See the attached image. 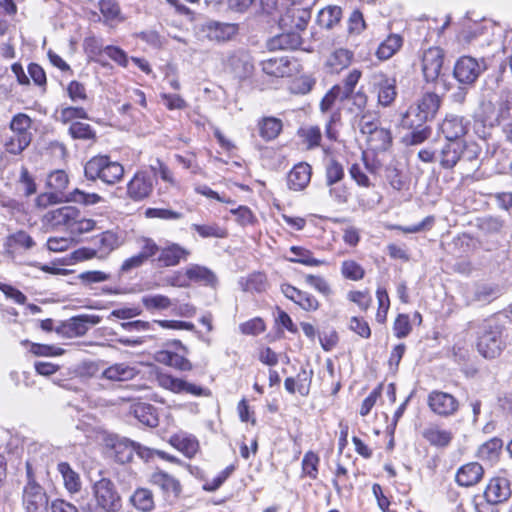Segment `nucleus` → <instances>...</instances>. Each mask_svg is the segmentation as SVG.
<instances>
[{
    "instance_id": "a211bd4d",
    "label": "nucleus",
    "mask_w": 512,
    "mask_h": 512,
    "mask_svg": "<svg viewBox=\"0 0 512 512\" xmlns=\"http://www.w3.org/2000/svg\"><path fill=\"white\" fill-rule=\"evenodd\" d=\"M372 83L378 92V103L384 107L389 106L397 95L395 80L383 73H375L372 76Z\"/></svg>"
},
{
    "instance_id": "e433bc0d",
    "label": "nucleus",
    "mask_w": 512,
    "mask_h": 512,
    "mask_svg": "<svg viewBox=\"0 0 512 512\" xmlns=\"http://www.w3.org/2000/svg\"><path fill=\"white\" fill-rule=\"evenodd\" d=\"M171 444L187 457H192L198 451V441L191 436L177 434L171 437Z\"/></svg>"
},
{
    "instance_id": "774afa93",
    "label": "nucleus",
    "mask_w": 512,
    "mask_h": 512,
    "mask_svg": "<svg viewBox=\"0 0 512 512\" xmlns=\"http://www.w3.org/2000/svg\"><path fill=\"white\" fill-rule=\"evenodd\" d=\"M265 330V324L260 318L251 319L240 325V331L246 335H258Z\"/></svg>"
},
{
    "instance_id": "680f3d73",
    "label": "nucleus",
    "mask_w": 512,
    "mask_h": 512,
    "mask_svg": "<svg viewBox=\"0 0 512 512\" xmlns=\"http://www.w3.org/2000/svg\"><path fill=\"white\" fill-rule=\"evenodd\" d=\"M305 282L325 296L330 295L332 292L328 282L321 276L308 274L305 276Z\"/></svg>"
},
{
    "instance_id": "6ab92c4d",
    "label": "nucleus",
    "mask_w": 512,
    "mask_h": 512,
    "mask_svg": "<svg viewBox=\"0 0 512 512\" xmlns=\"http://www.w3.org/2000/svg\"><path fill=\"white\" fill-rule=\"evenodd\" d=\"M262 71L273 77H289L295 70L296 66L288 57H275L261 62Z\"/></svg>"
},
{
    "instance_id": "72a5a7b5",
    "label": "nucleus",
    "mask_w": 512,
    "mask_h": 512,
    "mask_svg": "<svg viewBox=\"0 0 512 512\" xmlns=\"http://www.w3.org/2000/svg\"><path fill=\"white\" fill-rule=\"evenodd\" d=\"M58 471L63 478L65 488L70 493L78 492L81 488V480L79 475L70 467L67 462L58 464Z\"/></svg>"
},
{
    "instance_id": "2f4dec72",
    "label": "nucleus",
    "mask_w": 512,
    "mask_h": 512,
    "mask_svg": "<svg viewBox=\"0 0 512 512\" xmlns=\"http://www.w3.org/2000/svg\"><path fill=\"white\" fill-rule=\"evenodd\" d=\"M352 56L353 54L347 49H337L329 55L326 65L332 73H339L350 64Z\"/></svg>"
},
{
    "instance_id": "5fc2aeb1",
    "label": "nucleus",
    "mask_w": 512,
    "mask_h": 512,
    "mask_svg": "<svg viewBox=\"0 0 512 512\" xmlns=\"http://www.w3.org/2000/svg\"><path fill=\"white\" fill-rule=\"evenodd\" d=\"M69 134L74 139L90 140L95 138L92 127L82 122H73L69 127Z\"/></svg>"
},
{
    "instance_id": "b1692460",
    "label": "nucleus",
    "mask_w": 512,
    "mask_h": 512,
    "mask_svg": "<svg viewBox=\"0 0 512 512\" xmlns=\"http://www.w3.org/2000/svg\"><path fill=\"white\" fill-rule=\"evenodd\" d=\"M483 467L477 462L461 466L456 473V482L463 487L476 485L483 477Z\"/></svg>"
},
{
    "instance_id": "49530a36",
    "label": "nucleus",
    "mask_w": 512,
    "mask_h": 512,
    "mask_svg": "<svg viewBox=\"0 0 512 512\" xmlns=\"http://www.w3.org/2000/svg\"><path fill=\"white\" fill-rule=\"evenodd\" d=\"M66 200L69 202L82 204L84 206H90L101 202L102 197L97 193H87L80 189H75L67 195Z\"/></svg>"
},
{
    "instance_id": "ea45409f",
    "label": "nucleus",
    "mask_w": 512,
    "mask_h": 512,
    "mask_svg": "<svg viewBox=\"0 0 512 512\" xmlns=\"http://www.w3.org/2000/svg\"><path fill=\"white\" fill-rule=\"evenodd\" d=\"M115 460L121 464L128 463L133 459L135 442L128 439L117 441L113 445Z\"/></svg>"
},
{
    "instance_id": "39448f33",
    "label": "nucleus",
    "mask_w": 512,
    "mask_h": 512,
    "mask_svg": "<svg viewBox=\"0 0 512 512\" xmlns=\"http://www.w3.org/2000/svg\"><path fill=\"white\" fill-rule=\"evenodd\" d=\"M441 105L440 97L435 93H425L419 99L417 105L411 106L404 115L402 123L404 126L412 127L414 124L421 126V123L432 119Z\"/></svg>"
},
{
    "instance_id": "ddd939ff",
    "label": "nucleus",
    "mask_w": 512,
    "mask_h": 512,
    "mask_svg": "<svg viewBox=\"0 0 512 512\" xmlns=\"http://www.w3.org/2000/svg\"><path fill=\"white\" fill-rule=\"evenodd\" d=\"M444 61V52L439 47L427 49L422 57V71L427 82L435 81L441 72Z\"/></svg>"
},
{
    "instance_id": "e2e57ef3",
    "label": "nucleus",
    "mask_w": 512,
    "mask_h": 512,
    "mask_svg": "<svg viewBox=\"0 0 512 512\" xmlns=\"http://www.w3.org/2000/svg\"><path fill=\"white\" fill-rule=\"evenodd\" d=\"M235 470L234 465L227 466L224 470H222L216 477H214L211 481H208L204 485V489L206 491H215L217 490L226 479L232 474Z\"/></svg>"
},
{
    "instance_id": "f704fd0d",
    "label": "nucleus",
    "mask_w": 512,
    "mask_h": 512,
    "mask_svg": "<svg viewBox=\"0 0 512 512\" xmlns=\"http://www.w3.org/2000/svg\"><path fill=\"white\" fill-rule=\"evenodd\" d=\"M99 9L106 23L124 21L121 8L116 0H99Z\"/></svg>"
},
{
    "instance_id": "393cba45",
    "label": "nucleus",
    "mask_w": 512,
    "mask_h": 512,
    "mask_svg": "<svg viewBox=\"0 0 512 512\" xmlns=\"http://www.w3.org/2000/svg\"><path fill=\"white\" fill-rule=\"evenodd\" d=\"M311 166L307 163L296 164L287 177L288 187L294 191L303 190L310 182Z\"/></svg>"
},
{
    "instance_id": "bb28decb",
    "label": "nucleus",
    "mask_w": 512,
    "mask_h": 512,
    "mask_svg": "<svg viewBox=\"0 0 512 512\" xmlns=\"http://www.w3.org/2000/svg\"><path fill=\"white\" fill-rule=\"evenodd\" d=\"M229 66L235 76L239 79H246L251 76L254 70L252 57L246 52H237L229 58Z\"/></svg>"
},
{
    "instance_id": "aec40b11",
    "label": "nucleus",
    "mask_w": 512,
    "mask_h": 512,
    "mask_svg": "<svg viewBox=\"0 0 512 512\" xmlns=\"http://www.w3.org/2000/svg\"><path fill=\"white\" fill-rule=\"evenodd\" d=\"M311 18L308 8L292 7L280 18V25L290 30L303 31Z\"/></svg>"
},
{
    "instance_id": "f257e3e1",
    "label": "nucleus",
    "mask_w": 512,
    "mask_h": 512,
    "mask_svg": "<svg viewBox=\"0 0 512 512\" xmlns=\"http://www.w3.org/2000/svg\"><path fill=\"white\" fill-rule=\"evenodd\" d=\"M48 448L33 445L29 449L26 461L27 483L23 488L22 505L25 512H48L49 498L37 478L47 472L49 462Z\"/></svg>"
},
{
    "instance_id": "f03ea898",
    "label": "nucleus",
    "mask_w": 512,
    "mask_h": 512,
    "mask_svg": "<svg viewBox=\"0 0 512 512\" xmlns=\"http://www.w3.org/2000/svg\"><path fill=\"white\" fill-rule=\"evenodd\" d=\"M84 175L87 180H101L108 185L119 182L124 175V167L117 161H112L106 155H98L88 160L84 166Z\"/></svg>"
},
{
    "instance_id": "9d476101",
    "label": "nucleus",
    "mask_w": 512,
    "mask_h": 512,
    "mask_svg": "<svg viewBox=\"0 0 512 512\" xmlns=\"http://www.w3.org/2000/svg\"><path fill=\"white\" fill-rule=\"evenodd\" d=\"M465 149L464 141H446L437 148V163L443 169H452L461 160Z\"/></svg>"
},
{
    "instance_id": "0e129e2a",
    "label": "nucleus",
    "mask_w": 512,
    "mask_h": 512,
    "mask_svg": "<svg viewBox=\"0 0 512 512\" xmlns=\"http://www.w3.org/2000/svg\"><path fill=\"white\" fill-rule=\"evenodd\" d=\"M294 303L305 311H316L319 308L318 300L310 293L301 291Z\"/></svg>"
},
{
    "instance_id": "473e14b6",
    "label": "nucleus",
    "mask_w": 512,
    "mask_h": 512,
    "mask_svg": "<svg viewBox=\"0 0 512 512\" xmlns=\"http://www.w3.org/2000/svg\"><path fill=\"white\" fill-rule=\"evenodd\" d=\"M423 437L431 445L445 447L451 442L453 435L450 431L438 426H430L423 431Z\"/></svg>"
},
{
    "instance_id": "338daca9",
    "label": "nucleus",
    "mask_w": 512,
    "mask_h": 512,
    "mask_svg": "<svg viewBox=\"0 0 512 512\" xmlns=\"http://www.w3.org/2000/svg\"><path fill=\"white\" fill-rule=\"evenodd\" d=\"M67 93L73 102L84 101L87 99L85 86L78 81H71L68 84Z\"/></svg>"
},
{
    "instance_id": "f8f14e48",
    "label": "nucleus",
    "mask_w": 512,
    "mask_h": 512,
    "mask_svg": "<svg viewBox=\"0 0 512 512\" xmlns=\"http://www.w3.org/2000/svg\"><path fill=\"white\" fill-rule=\"evenodd\" d=\"M469 120L464 116L448 114L443 119L440 130L446 138V141H462L469 129Z\"/></svg>"
},
{
    "instance_id": "c03bdc74",
    "label": "nucleus",
    "mask_w": 512,
    "mask_h": 512,
    "mask_svg": "<svg viewBox=\"0 0 512 512\" xmlns=\"http://www.w3.org/2000/svg\"><path fill=\"white\" fill-rule=\"evenodd\" d=\"M345 172L341 163L335 159H329L325 165V183L327 185L340 183Z\"/></svg>"
},
{
    "instance_id": "20e7f679",
    "label": "nucleus",
    "mask_w": 512,
    "mask_h": 512,
    "mask_svg": "<svg viewBox=\"0 0 512 512\" xmlns=\"http://www.w3.org/2000/svg\"><path fill=\"white\" fill-rule=\"evenodd\" d=\"M503 327L496 319L486 320L479 332L477 349L485 358H495L503 346Z\"/></svg>"
},
{
    "instance_id": "a878e982",
    "label": "nucleus",
    "mask_w": 512,
    "mask_h": 512,
    "mask_svg": "<svg viewBox=\"0 0 512 512\" xmlns=\"http://www.w3.org/2000/svg\"><path fill=\"white\" fill-rule=\"evenodd\" d=\"M186 275L190 282H195L204 286L214 288L218 283V278L212 270L198 264H190L187 266Z\"/></svg>"
},
{
    "instance_id": "c85d7f7f",
    "label": "nucleus",
    "mask_w": 512,
    "mask_h": 512,
    "mask_svg": "<svg viewBox=\"0 0 512 512\" xmlns=\"http://www.w3.org/2000/svg\"><path fill=\"white\" fill-rule=\"evenodd\" d=\"M267 45L270 50H293L301 45V37L294 31L282 33L271 38Z\"/></svg>"
},
{
    "instance_id": "4d7b16f0",
    "label": "nucleus",
    "mask_w": 512,
    "mask_h": 512,
    "mask_svg": "<svg viewBox=\"0 0 512 512\" xmlns=\"http://www.w3.org/2000/svg\"><path fill=\"white\" fill-rule=\"evenodd\" d=\"M192 229H194L201 237H215V238H224L226 237V231L219 227L217 224H208V225H199L192 224Z\"/></svg>"
},
{
    "instance_id": "cd10ccee",
    "label": "nucleus",
    "mask_w": 512,
    "mask_h": 512,
    "mask_svg": "<svg viewBox=\"0 0 512 512\" xmlns=\"http://www.w3.org/2000/svg\"><path fill=\"white\" fill-rule=\"evenodd\" d=\"M78 216V209L73 206H63L49 211L46 214V219L53 226H66L68 229H70L74 219H76Z\"/></svg>"
},
{
    "instance_id": "37998d69",
    "label": "nucleus",
    "mask_w": 512,
    "mask_h": 512,
    "mask_svg": "<svg viewBox=\"0 0 512 512\" xmlns=\"http://www.w3.org/2000/svg\"><path fill=\"white\" fill-rule=\"evenodd\" d=\"M136 418L146 426L156 427L158 425V417L156 410L152 405L140 404L134 409Z\"/></svg>"
},
{
    "instance_id": "c9c22d12",
    "label": "nucleus",
    "mask_w": 512,
    "mask_h": 512,
    "mask_svg": "<svg viewBox=\"0 0 512 512\" xmlns=\"http://www.w3.org/2000/svg\"><path fill=\"white\" fill-rule=\"evenodd\" d=\"M342 16V10L338 6H328L319 11L317 23L319 26L331 29L339 23Z\"/></svg>"
},
{
    "instance_id": "dca6fc26",
    "label": "nucleus",
    "mask_w": 512,
    "mask_h": 512,
    "mask_svg": "<svg viewBox=\"0 0 512 512\" xmlns=\"http://www.w3.org/2000/svg\"><path fill=\"white\" fill-rule=\"evenodd\" d=\"M237 31L238 26L233 23L209 21L201 26L203 37L218 42L231 39Z\"/></svg>"
},
{
    "instance_id": "79ce46f5",
    "label": "nucleus",
    "mask_w": 512,
    "mask_h": 512,
    "mask_svg": "<svg viewBox=\"0 0 512 512\" xmlns=\"http://www.w3.org/2000/svg\"><path fill=\"white\" fill-rule=\"evenodd\" d=\"M503 442L499 438H492L478 449V456L482 460L494 462L498 459L501 452Z\"/></svg>"
},
{
    "instance_id": "2eb2a0df",
    "label": "nucleus",
    "mask_w": 512,
    "mask_h": 512,
    "mask_svg": "<svg viewBox=\"0 0 512 512\" xmlns=\"http://www.w3.org/2000/svg\"><path fill=\"white\" fill-rule=\"evenodd\" d=\"M511 494L510 482L504 477L492 478L484 491L486 501L492 505L506 502Z\"/></svg>"
},
{
    "instance_id": "9b49d317",
    "label": "nucleus",
    "mask_w": 512,
    "mask_h": 512,
    "mask_svg": "<svg viewBox=\"0 0 512 512\" xmlns=\"http://www.w3.org/2000/svg\"><path fill=\"white\" fill-rule=\"evenodd\" d=\"M153 188V178L145 171H138L127 184V195L134 201H141L151 195Z\"/></svg>"
},
{
    "instance_id": "bf43d9fd",
    "label": "nucleus",
    "mask_w": 512,
    "mask_h": 512,
    "mask_svg": "<svg viewBox=\"0 0 512 512\" xmlns=\"http://www.w3.org/2000/svg\"><path fill=\"white\" fill-rule=\"evenodd\" d=\"M146 218H158L162 220H178L182 218V214L166 208H148L145 210Z\"/></svg>"
},
{
    "instance_id": "f3484780",
    "label": "nucleus",
    "mask_w": 512,
    "mask_h": 512,
    "mask_svg": "<svg viewBox=\"0 0 512 512\" xmlns=\"http://www.w3.org/2000/svg\"><path fill=\"white\" fill-rule=\"evenodd\" d=\"M101 317L98 315L83 314L75 316L66 321L62 326V331L68 337L83 336L91 326L100 323Z\"/></svg>"
},
{
    "instance_id": "7ed1b4c3",
    "label": "nucleus",
    "mask_w": 512,
    "mask_h": 512,
    "mask_svg": "<svg viewBox=\"0 0 512 512\" xmlns=\"http://www.w3.org/2000/svg\"><path fill=\"white\" fill-rule=\"evenodd\" d=\"M361 134L365 137L370 150L383 152L389 149L392 144V136L389 129L380 126L375 114L363 113L358 121Z\"/></svg>"
},
{
    "instance_id": "de8ad7c7",
    "label": "nucleus",
    "mask_w": 512,
    "mask_h": 512,
    "mask_svg": "<svg viewBox=\"0 0 512 512\" xmlns=\"http://www.w3.org/2000/svg\"><path fill=\"white\" fill-rule=\"evenodd\" d=\"M341 274L345 279L359 281L364 278V268L354 260H345L341 264Z\"/></svg>"
},
{
    "instance_id": "6e6d98bb",
    "label": "nucleus",
    "mask_w": 512,
    "mask_h": 512,
    "mask_svg": "<svg viewBox=\"0 0 512 512\" xmlns=\"http://www.w3.org/2000/svg\"><path fill=\"white\" fill-rule=\"evenodd\" d=\"M68 175L63 170L51 172L47 178V186L57 192H62L68 185Z\"/></svg>"
},
{
    "instance_id": "4468645a",
    "label": "nucleus",
    "mask_w": 512,
    "mask_h": 512,
    "mask_svg": "<svg viewBox=\"0 0 512 512\" xmlns=\"http://www.w3.org/2000/svg\"><path fill=\"white\" fill-rule=\"evenodd\" d=\"M190 251L178 243L167 241L160 247L157 261L163 267L177 266L181 261H186Z\"/></svg>"
},
{
    "instance_id": "1a4fd4ad",
    "label": "nucleus",
    "mask_w": 512,
    "mask_h": 512,
    "mask_svg": "<svg viewBox=\"0 0 512 512\" xmlns=\"http://www.w3.org/2000/svg\"><path fill=\"white\" fill-rule=\"evenodd\" d=\"M427 403L435 414L442 417L454 415L459 408V402L452 394L438 390L429 393Z\"/></svg>"
},
{
    "instance_id": "13d9d810",
    "label": "nucleus",
    "mask_w": 512,
    "mask_h": 512,
    "mask_svg": "<svg viewBox=\"0 0 512 512\" xmlns=\"http://www.w3.org/2000/svg\"><path fill=\"white\" fill-rule=\"evenodd\" d=\"M157 384L163 389L169 390L175 394H180L181 379L167 373L159 372L156 375Z\"/></svg>"
},
{
    "instance_id": "8fccbe9b",
    "label": "nucleus",
    "mask_w": 512,
    "mask_h": 512,
    "mask_svg": "<svg viewBox=\"0 0 512 512\" xmlns=\"http://www.w3.org/2000/svg\"><path fill=\"white\" fill-rule=\"evenodd\" d=\"M142 303L147 310H165L172 305L171 299L161 294L143 296Z\"/></svg>"
},
{
    "instance_id": "7c9ffc66",
    "label": "nucleus",
    "mask_w": 512,
    "mask_h": 512,
    "mask_svg": "<svg viewBox=\"0 0 512 512\" xmlns=\"http://www.w3.org/2000/svg\"><path fill=\"white\" fill-rule=\"evenodd\" d=\"M282 127V121L276 117H264L258 122L259 135L266 141L277 138Z\"/></svg>"
},
{
    "instance_id": "5701e85b",
    "label": "nucleus",
    "mask_w": 512,
    "mask_h": 512,
    "mask_svg": "<svg viewBox=\"0 0 512 512\" xmlns=\"http://www.w3.org/2000/svg\"><path fill=\"white\" fill-rule=\"evenodd\" d=\"M139 373L135 366L128 363H115L102 371L103 379L113 382H124L132 380Z\"/></svg>"
},
{
    "instance_id": "a19ab883",
    "label": "nucleus",
    "mask_w": 512,
    "mask_h": 512,
    "mask_svg": "<svg viewBox=\"0 0 512 512\" xmlns=\"http://www.w3.org/2000/svg\"><path fill=\"white\" fill-rule=\"evenodd\" d=\"M401 46L402 38L399 35L392 34L379 45L376 55L381 60H387L392 57Z\"/></svg>"
},
{
    "instance_id": "412c9836",
    "label": "nucleus",
    "mask_w": 512,
    "mask_h": 512,
    "mask_svg": "<svg viewBox=\"0 0 512 512\" xmlns=\"http://www.w3.org/2000/svg\"><path fill=\"white\" fill-rule=\"evenodd\" d=\"M490 126L494 123L502 125L505 131V124L512 123V92L503 91L496 103L495 116H488Z\"/></svg>"
},
{
    "instance_id": "69168bd1",
    "label": "nucleus",
    "mask_w": 512,
    "mask_h": 512,
    "mask_svg": "<svg viewBox=\"0 0 512 512\" xmlns=\"http://www.w3.org/2000/svg\"><path fill=\"white\" fill-rule=\"evenodd\" d=\"M31 120L25 114H18L13 117L10 127L13 134H30L27 130L30 127Z\"/></svg>"
},
{
    "instance_id": "09e8293b",
    "label": "nucleus",
    "mask_w": 512,
    "mask_h": 512,
    "mask_svg": "<svg viewBox=\"0 0 512 512\" xmlns=\"http://www.w3.org/2000/svg\"><path fill=\"white\" fill-rule=\"evenodd\" d=\"M56 119L64 124L72 122L75 119H88L86 110L82 107H62L57 111Z\"/></svg>"
},
{
    "instance_id": "052dcab7",
    "label": "nucleus",
    "mask_w": 512,
    "mask_h": 512,
    "mask_svg": "<svg viewBox=\"0 0 512 512\" xmlns=\"http://www.w3.org/2000/svg\"><path fill=\"white\" fill-rule=\"evenodd\" d=\"M327 187L329 188V190H328L329 197L335 203H337V204L347 203L349 196H350V192L345 185L337 183V184L327 185Z\"/></svg>"
},
{
    "instance_id": "864d4df0",
    "label": "nucleus",
    "mask_w": 512,
    "mask_h": 512,
    "mask_svg": "<svg viewBox=\"0 0 512 512\" xmlns=\"http://www.w3.org/2000/svg\"><path fill=\"white\" fill-rule=\"evenodd\" d=\"M319 457L312 451L307 452L302 460V472L310 479H316L318 475Z\"/></svg>"
},
{
    "instance_id": "603ef678",
    "label": "nucleus",
    "mask_w": 512,
    "mask_h": 512,
    "mask_svg": "<svg viewBox=\"0 0 512 512\" xmlns=\"http://www.w3.org/2000/svg\"><path fill=\"white\" fill-rule=\"evenodd\" d=\"M299 135L307 144L308 149H314L320 145L322 135L319 127L317 126L301 128L299 130Z\"/></svg>"
},
{
    "instance_id": "a18cd8bd",
    "label": "nucleus",
    "mask_w": 512,
    "mask_h": 512,
    "mask_svg": "<svg viewBox=\"0 0 512 512\" xmlns=\"http://www.w3.org/2000/svg\"><path fill=\"white\" fill-rule=\"evenodd\" d=\"M150 168H151V170H152V172L154 173L155 176H159L164 182L169 184V186H171L173 188H179L180 187V183L174 177L173 172L160 159H156L155 163L151 164Z\"/></svg>"
},
{
    "instance_id": "58836bf2",
    "label": "nucleus",
    "mask_w": 512,
    "mask_h": 512,
    "mask_svg": "<svg viewBox=\"0 0 512 512\" xmlns=\"http://www.w3.org/2000/svg\"><path fill=\"white\" fill-rule=\"evenodd\" d=\"M133 506L143 512L151 511L154 508L153 494L146 488L137 489L130 498Z\"/></svg>"
},
{
    "instance_id": "3c124183",
    "label": "nucleus",
    "mask_w": 512,
    "mask_h": 512,
    "mask_svg": "<svg viewBox=\"0 0 512 512\" xmlns=\"http://www.w3.org/2000/svg\"><path fill=\"white\" fill-rule=\"evenodd\" d=\"M30 141V134H13L5 143V147L9 153L17 155L30 144Z\"/></svg>"
},
{
    "instance_id": "4c0bfd02",
    "label": "nucleus",
    "mask_w": 512,
    "mask_h": 512,
    "mask_svg": "<svg viewBox=\"0 0 512 512\" xmlns=\"http://www.w3.org/2000/svg\"><path fill=\"white\" fill-rule=\"evenodd\" d=\"M290 251L294 255V257L288 259L290 262L300 263L306 266H320L326 263L324 260L314 258L312 252L306 248L292 246Z\"/></svg>"
},
{
    "instance_id": "0eeeda50",
    "label": "nucleus",
    "mask_w": 512,
    "mask_h": 512,
    "mask_svg": "<svg viewBox=\"0 0 512 512\" xmlns=\"http://www.w3.org/2000/svg\"><path fill=\"white\" fill-rule=\"evenodd\" d=\"M93 242L97 249L83 250L82 252L85 254V257L105 259L112 251L122 245L123 240L118 233L108 230L95 236Z\"/></svg>"
},
{
    "instance_id": "6e6552de",
    "label": "nucleus",
    "mask_w": 512,
    "mask_h": 512,
    "mask_svg": "<svg viewBox=\"0 0 512 512\" xmlns=\"http://www.w3.org/2000/svg\"><path fill=\"white\" fill-rule=\"evenodd\" d=\"M486 69L484 60H477L470 56H463L454 66L455 78L463 84L474 83Z\"/></svg>"
},
{
    "instance_id": "4be33fe9",
    "label": "nucleus",
    "mask_w": 512,
    "mask_h": 512,
    "mask_svg": "<svg viewBox=\"0 0 512 512\" xmlns=\"http://www.w3.org/2000/svg\"><path fill=\"white\" fill-rule=\"evenodd\" d=\"M150 482L158 487L166 498H177L181 492L180 482L164 471H155L150 477Z\"/></svg>"
},
{
    "instance_id": "423d86ee",
    "label": "nucleus",
    "mask_w": 512,
    "mask_h": 512,
    "mask_svg": "<svg viewBox=\"0 0 512 512\" xmlns=\"http://www.w3.org/2000/svg\"><path fill=\"white\" fill-rule=\"evenodd\" d=\"M93 498L96 503L104 508H112L119 511L121 508V496L117 491L115 484L108 478H102L93 485Z\"/></svg>"
},
{
    "instance_id": "c756f323",
    "label": "nucleus",
    "mask_w": 512,
    "mask_h": 512,
    "mask_svg": "<svg viewBox=\"0 0 512 512\" xmlns=\"http://www.w3.org/2000/svg\"><path fill=\"white\" fill-rule=\"evenodd\" d=\"M155 358L159 363L180 371H190L192 369V364L187 358L171 351H159Z\"/></svg>"
}]
</instances>
